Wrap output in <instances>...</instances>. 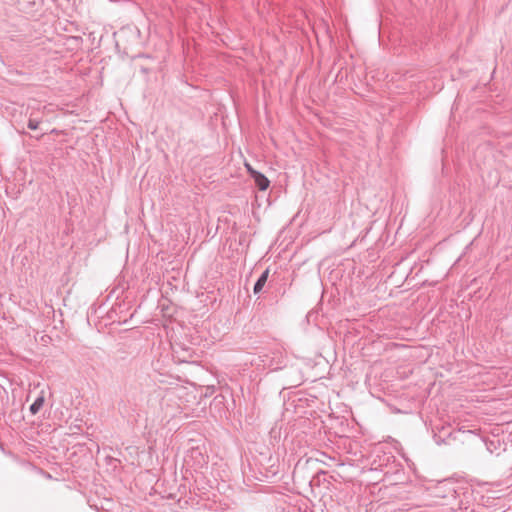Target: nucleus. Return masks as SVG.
I'll return each mask as SVG.
<instances>
[{
    "label": "nucleus",
    "mask_w": 512,
    "mask_h": 512,
    "mask_svg": "<svg viewBox=\"0 0 512 512\" xmlns=\"http://www.w3.org/2000/svg\"><path fill=\"white\" fill-rule=\"evenodd\" d=\"M269 269H266L254 286V293H259L267 282Z\"/></svg>",
    "instance_id": "obj_2"
},
{
    "label": "nucleus",
    "mask_w": 512,
    "mask_h": 512,
    "mask_svg": "<svg viewBox=\"0 0 512 512\" xmlns=\"http://www.w3.org/2000/svg\"><path fill=\"white\" fill-rule=\"evenodd\" d=\"M43 403H44L43 397L36 399L35 402L30 406V411L32 412V414H36L40 410V408L43 406Z\"/></svg>",
    "instance_id": "obj_3"
},
{
    "label": "nucleus",
    "mask_w": 512,
    "mask_h": 512,
    "mask_svg": "<svg viewBox=\"0 0 512 512\" xmlns=\"http://www.w3.org/2000/svg\"><path fill=\"white\" fill-rule=\"evenodd\" d=\"M28 127L32 130H36L39 127V121L30 119L28 121Z\"/></svg>",
    "instance_id": "obj_4"
},
{
    "label": "nucleus",
    "mask_w": 512,
    "mask_h": 512,
    "mask_svg": "<svg viewBox=\"0 0 512 512\" xmlns=\"http://www.w3.org/2000/svg\"><path fill=\"white\" fill-rule=\"evenodd\" d=\"M244 166H245L247 172L249 173V175L253 178V180H254L256 186L259 188V190H261V191L267 190L270 185L269 179L264 174L256 171L251 166L250 163L245 162Z\"/></svg>",
    "instance_id": "obj_1"
}]
</instances>
